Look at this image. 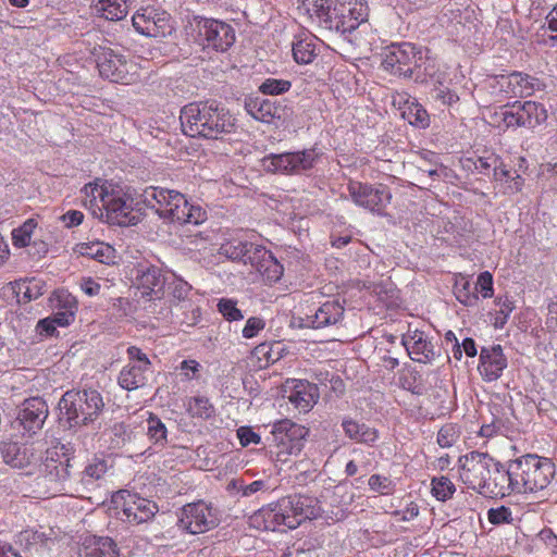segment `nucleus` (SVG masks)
<instances>
[{
  "label": "nucleus",
  "instance_id": "obj_33",
  "mask_svg": "<svg viewBox=\"0 0 557 557\" xmlns=\"http://www.w3.org/2000/svg\"><path fill=\"white\" fill-rule=\"evenodd\" d=\"M110 191L108 187L99 185L98 183L86 184L82 189L84 206L88 208L94 215L98 216L101 211L100 206L106 202Z\"/></svg>",
  "mask_w": 557,
  "mask_h": 557
},
{
  "label": "nucleus",
  "instance_id": "obj_41",
  "mask_svg": "<svg viewBox=\"0 0 557 557\" xmlns=\"http://www.w3.org/2000/svg\"><path fill=\"white\" fill-rule=\"evenodd\" d=\"M186 410L193 418L208 420L214 416L215 409L206 396H193L186 400Z\"/></svg>",
  "mask_w": 557,
  "mask_h": 557
},
{
  "label": "nucleus",
  "instance_id": "obj_11",
  "mask_svg": "<svg viewBox=\"0 0 557 557\" xmlns=\"http://www.w3.org/2000/svg\"><path fill=\"white\" fill-rule=\"evenodd\" d=\"M271 434L276 447V458L278 461L285 462L288 456L298 455L302 450L308 430L284 419L273 424Z\"/></svg>",
  "mask_w": 557,
  "mask_h": 557
},
{
  "label": "nucleus",
  "instance_id": "obj_23",
  "mask_svg": "<svg viewBox=\"0 0 557 557\" xmlns=\"http://www.w3.org/2000/svg\"><path fill=\"white\" fill-rule=\"evenodd\" d=\"M401 344L406 348L408 356L416 362L430 363L436 357L434 345L419 330L409 331L404 334Z\"/></svg>",
  "mask_w": 557,
  "mask_h": 557
},
{
  "label": "nucleus",
  "instance_id": "obj_9",
  "mask_svg": "<svg viewBox=\"0 0 557 557\" xmlns=\"http://www.w3.org/2000/svg\"><path fill=\"white\" fill-rule=\"evenodd\" d=\"M110 510L122 521L140 524L152 519L158 507L153 502L121 490L112 495Z\"/></svg>",
  "mask_w": 557,
  "mask_h": 557
},
{
  "label": "nucleus",
  "instance_id": "obj_26",
  "mask_svg": "<svg viewBox=\"0 0 557 557\" xmlns=\"http://www.w3.org/2000/svg\"><path fill=\"white\" fill-rule=\"evenodd\" d=\"M55 311L51 314V319L58 326H69L75 318L77 310V301L75 297L65 290H58L53 294L52 299Z\"/></svg>",
  "mask_w": 557,
  "mask_h": 557
},
{
  "label": "nucleus",
  "instance_id": "obj_8",
  "mask_svg": "<svg viewBox=\"0 0 557 557\" xmlns=\"http://www.w3.org/2000/svg\"><path fill=\"white\" fill-rule=\"evenodd\" d=\"M423 58V48L411 42L392 44L386 47L382 67L392 75L411 78Z\"/></svg>",
  "mask_w": 557,
  "mask_h": 557
},
{
  "label": "nucleus",
  "instance_id": "obj_5",
  "mask_svg": "<svg viewBox=\"0 0 557 557\" xmlns=\"http://www.w3.org/2000/svg\"><path fill=\"white\" fill-rule=\"evenodd\" d=\"M59 409L70 426H82L95 422L100 417L104 401L96 388L71 389L61 397Z\"/></svg>",
  "mask_w": 557,
  "mask_h": 557
},
{
  "label": "nucleus",
  "instance_id": "obj_19",
  "mask_svg": "<svg viewBox=\"0 0 557 557\" xmlns=\"http://www.w3.org/2000/svg\"><path fill=\"white\" fill-rule=\"evenodd\" d=\"M345 308L339 300H326L310 314L300 318V327L324 329L336 326L344 320Z\"/></svg>",
  "mask_w": 557,
  "mask_h": 557
},
{
  "label": "nucleus",
  "instance_id": "obj_50",
  "mask_svg": "<svg viewBox=\"0 0 557 557\" xmlns=\"http://www.w3.org/2000/svg\"><path fill=\"white\" fill-rule=\"evenodd\" d=\"M45 286L46 284L41 280L32 277L18 285L17 294L22 295L24 301H32L45 293Z\"/></svg>",
  "mask_w": 557,
  "mask_h": 557
},
{
  "label": "nucleus",
  "instance_id": "obj_51",
  "mask_svg": "<svg viewBox=\"0 0 557 557\" xmlns=\"http://www.w3.org/2000/svg\"><path fill=\"white\" fill-rule=\"evenodd\" d=\"M108 470L107 461L103 459H94L84 469L82 481L85 484H91L103 478Z\"/></svg>",
  "mask_w": 557,
  "mask_h": 557
},
{
  "label": "nucleus",
  "instance_id": "obj_63",
  "mask_svg": "<svg viewBox=\"0 0 557 557\" xmlns=\"http://www.w3.org/2000/svg\"><path fill=\"white\" fill-rule=\"evenodd\" d=\"M265 327V321L259 317H250L242 331V335L246 339L256 337Z\"/></svg>",
  "mask_w": 557,
  "mask_h": 557
},
{
  "label": "nucleus",
  "instance_id": "obj_49",
  "mask_svg": "<svg viewBox=\"0 0 557 557\" xmlns=\"http://www.w3.org/2000/svg\"><path fill=\"white\" fill-rule=\"evenodd\" d=\"M248 255L245 259V264H250L257 272L261 270L264 263L270 260L273 253L265 249V247L257 244L249 245Z\"/></svg>",
  "mask_w": 557,
  "mask_h": 557
},
{
  "label": "nucleus",
  "instance_id": "obj_59",
  "mask_svg": "<svg viewBox=\"0 0 557 557\" xmlns=\"http://www.w3.org/2000/svg\"><path fill=\"white\" fill-rule=\"evenodd\" d=\"M152 32L150 37L153 38H162L172 33V25L170 24V14L166 12H159L158 15L154 16V21L152 23Z\"/></svg>",
  "mask_w": 557,
  "mask_h": 557
},
{
  "label": "nucleus",
  "instance_id": "obj_55",
  "mask_svg": "<svg viewBox=\"0 0 557 557\" xmlns=\"http://www.w3.org/2000/svg\"><path fill=\"white\" fill-rule=\"evenodd\" d=\"M218 311L223 318L230 322L239 321L244 319L240 309L237 308V301L231 298H221L216 305Z\"/></svg>",
  "mask_w": 557,
  "mask_h": 557
},
{
  "label": "nucleus",
  "instance_id": "obj_46",
  "mask_svg": "<svg viewBox=\"0 0 557 557\" xmlns=\"http://www.w3.org/2000/svg\"><path fill=\"white\" fill-rule=\"evenodd\" d=\"M432 495L440 502H446L450 499L455 492L456 486L447 476H434L431 481Z\"/></svg>",
  "mask_w": 557,
  "mask_h": 557
},
{
  "label": "nucleus",
  "instance_id": "obj_42",
  "mask_svg": "<svg viewBox=\"0 0 557 557\" xmlns=\"http://www.w3.org/2000/svg\"><path fill=\"white\" fill-rule=\"evenodd\" d=\"M299 9L325 28V20L331 11V0H300Z\"/></svg>",
  "mask_w": 557,
  "mask_h": 557
},
{
  "label": "nucleus",
  "instance_id": "obj_56",
  "mask_svg": "<svg viewBox=\"0 0 557 557\" xmlns=\"http://www.w3.org/2000/svg\"><path fill=\"white\" fill-rule=\"evenodd\" d=\"M255 352L259 359H264L267 363H274L282 357L280 343H262L256 347Z\"/></svg>",
  "mask_w": 557,
  "mask_h": 557
},
{
  "label": "nucleus",
  "instance_id": "obj_52",
  "mask_svg": "<svg viewBox=\"0 0 557 557\" xmlns=\"http://www.w3.org/2000/svg\"><path fill=\"white\" fill-rule=\"evenodd\" d=\"M251 244L249 242H231L222 245L221 252L228 259L245 263L248 250L250 249L249 245Z\"/></svg>",
  "mask_w": 557,
  "mask_h": 557
},
{
  "label": "nucleus",
  "instance_id": "obj_25",
  "mask_svg": "<svg viewBox=\"0 0 557 557\" xmlns=\"http://www.w3.org/2000/svg\"><path fill=\"white\" fill-rule=\"evenodd\" d=\"M2 460L12 468H25L37 460L35 449L16 442L2 443L0 448Z\"/></svg>",
  "mask_w": 557,
  "mask_h": 557
},
{
  "label": "nucleus",
  "instance_id": "obj_61",
  "mask_svg": "<svg viewBox=\"0 0 557 557\" xmlns=\"http://www.w3.org/2000/svg\"><path fill=\"white\" fill-rule=\"evenodd\" d=\"M495 302L499 307V309L496 311L494 325L496 327H503L506 324L515 307L512 301L507 297L505 299L497 298Z\"/></svg>",
  "mask_w": 557,
  "mask_h": 557
},
{
  "label": "nucleus",
  "instance_id": "obj_4",
  "mask_svg": "<svg viewBox=\"0 0 557 557\" xmlns=\"http://www.w3.org/2000/svg\"><path fill=\"white\" fill-rule=\"evenodd\" d=\"M511 474L516 482V493L528 494L545 490L556 474L555 463L536 454H525L511 459Z\"/></svg>",
  "mask_w": 557,
  "mask_h": 557
},
{
  "label": "nucleus",
  "instance_id": "obj_64",
  "mask_svg": "<svg viewBox=\"0 0 557 557\" xmlns=\"http://www.w3.org/2000/svg\"><path fill=\"white\" fill-rule=\"evenodd\" d=\"M493 416H495L493 413ZM505 424L500 418L493 417L491 423L483 424L480 429L479 434L482 437H493L494 435L502 434L504 432Z\"/></svg>",
  "mask_w": 557,
  "mask_h": 557
},
{
  "label": "nucleus",
  "instance_id": "obj_43",
  "mask_svg": "<svg viewBox=\"0 0 557 557\" xmlns=\"http://www.w3.org/2000/svg\"><path fill=\"white\" fill-rule=\"evenodd\" d=\"M147 436L149 441L163 448L168 444V429L161 419L154 413H149L147 420Z\"/></svg>",
  "mask_w": 557,
  "mask_h": 557
},
{
  "label": "nucleus",
  "instance_id": "obj_27",
  "mask_svg": "<svg viewBox=\"0 0 557 557\" xmlns=\"http://www.w3.org/2000/svg\"><path fill=\"white\" fill-rule=\"evenodd\" d=\"M245 110L257 121L262 123H272L275 119L281 117V107L275 102L261 97H247L245 99Z\"/></svg>",
  "mask_w": 557,
  "mask_h": 557
},
{
  "label": "nucleus",
  "instance_id": "obj_31",
  "mask_svg": "<svg viewBox=\"0 0 557 557\" xmlns=\"http://www.w3.org/2000/svg\"><path fill=\"white\" fill-rule=\"evenodd\" d=\"M401 115L410 125L417 128L425 129L430 126V115L428 111L416 98L410 96L404 102Z\"/></svg>",
  "mask_w": 557,
  "mask_h": 557
},
{
  "label": "nucleus",
  "instance_id": "obj_47",
  "mask_svg": "<svg viewBox=\"0 0 557 557\" xmlns=\"http://www.w3.org/2000/svg\"><path fill=\"white\" fill-rule=\"evenodd\" d=\"M292 82L283 78L268 77L258 87V90L265 96H280L288 92Z\"/></svg>",
  "mask_w": 557,
  "mask_h": 557
},
{
  "label": "nucleus",
  "instance_id": "obj_39",
  "mask_svg": "<svg viewBox=\"0 0 557 557\" xmlns=\"http://www.w3.org/2000/svg\"><path fill=\"white\" fill-rule=\"evenodd\" d=\"M96 11L108 21H120L128 13V0H98Z\"/></svg>",
  "mask_w": 557,
  "mask_h": 557
},
{
  "label": "nucleus",
  "instance_id": "obj_58",
  "mask_svg": "<svg viewBox=\"0 0 557 557\" xmlns=\"http://www.w3.org/2000/svg\"><path fill=\"white\" fill-rule=\"evenodd\" d=\"M368 484L371 491L382 495H389L395 490L394 482L381 474H372L368 480Z\"/></svg>",
  "mask_w": 557,
  "mask_h": 557
},
{
  "label": "nucleus",
  "instance_id": "obj_18",
  "mask_svg": "<svg viewBox=\"0 0 557 557\" xmlns=\"http://www.w3.org/2000/svg\"><path fill=\"white\" fill-rule=\"evenodd\" d=\"M169 275L153 264L140 263L135 269L134 285L143 298L149 301L162 299Z\"/></svg>",
  "mask_w": 557,
  "mask_h": 557
},
{
  "label": "nucleus",
  "instance_id": "obj_14",
  "mask_svg": "<svg viewBox=\"0 0 557 557\" xmlns=\"http://www.w3.org/2000/svg\"><path fill=\"white\" fill-rule=\"evenodd\" d=\"M347 190L355 205L377 215L384 214L392 199L389 188L383 184L372 185L351 181Z\"/></svg>",
  "mask_w": 557,
  "mask_h": 557
},
{
  "label": "nucleus",
  "instance_id": "obj_6",
  "mask_svg": "<svg viewBox=\"0 0 557 557\" xmlns=\"http://www.w3.org/2000/svg\"><path fill=\"white\" fill-rule=\"evenodd\" d=\"M91 54L101 77L116 84L129 85L137 79V65L109 47L97 46Z\"/></svg>",
  "mask_w": 557,
  "mask_h": 557
},
{
  "label": "nucleus",
  "instance_id": "obj_62",
  "mask_svg": "<svg viewBox=\"0 0 557 557\" xmlns=\"http://www.w3.org/2000/svg\"><path fill=\"white\" fill-rule=\"evenodd\" d=\"M487 519L492 524L511 523L513 520L510 508L506 506L491 508L487 511Z\"/></svg>",
  "mask_w": 557,
  "mask_h": 557
},
{
  "label": "nucleus",
  "instance_id": "obj_54",
  "mask_svg": "<svg viewBox=\"0 0 557 557\" xmlns=\"http://www.w3.org/2000/svg\"><path fill=\"white\" fill-rule=\"evenodd\" d=\"M460 437V430L454 423L443 425L437 433V443L443 448L454 446Z\"/></svg>",
  "mask_w": 557,
  "mask_h": 557
},
{
  "label": "nucleus",
  "instance_id": "obj_35",
  "mask_svg": "<svg viewBox=\"0 0 557 557\" xmlns=\"http://www.w3.org/2000/svg\"><path fill=\"white\" fill-rule=\"evenodd\" d=\"M315 38L298 36L293 44V57L298 64H309L317 58Z\"/></svg>",
  "mask_w": 557,
  "mask_h": 557
},
{
  "label": "nucleus",
  "instance_id": "obj_38",
  "mask_svg": "<svg viewBox=\"0 0 557 557\" xmlns=\"http://www.w3.org/2000/svg\"><path fill=\"white\" fill-rule=\"evenodd\" d=\"M165 286L168 287V293L171 297V304H183L184 307L189 305L188 296L193 287L188 282L184 281L182 277L176 276L175 274H171L168 277Z\"/></svg>",
  "mask_w": 557,
  "mask_h": 557
},
{
  "label": "nucleus",
  "instance_id": "obj_3",
  "mask_svg": "<svg viewBox=\"0 0 557 557\" xmlns=\"http://www.w3.org/2000/svg\"><path fill=\"white\" fill-rule=\"evenodd\" d=\"M140 202L164 221L177 224L199 225L207 220L200 206L190 203L182 193L159 186H148L139 195Z\"/></svg>",
  "mask_w": 557,
  "mask_h": 557
},
{
  "label": "nucleus",
  "instance_id": "obj_53",
  "mask_svg": "<svg viewBox=\"0 0 557 557\" xmlns=\"http://www.w3.org/2000/svg\"><path fill=\"white\" fill-rule=\"evenodd\" d=\"M284 272L283 265L277 261V259L272 256L267 263L263 264L261 270H259L260 275L268 284H273L280 281Z\"/></svg>",
  "mask_w": 557,
  "mask_h": 557
},
{
  "label": "nucleus",
  "instance_id": "obj_24",
  "mask_svg": "<svg viewBox=\"0 0 557 557\" xmlns=\"http://www.w3.org/2000/svg\"><path fill=\"white\" fill-rule=\"evenodd\" d=\"M288 401L299 413L309 412L319 399V388L306 380H293Z\"/></svg>",
  "mask_w": 557,
  "mask_h": 557
},
{
  "label": "nucleus",
  "instance_id": "obj_12",
  "mask_svg": "<svg viewBox=\"0 0 557 557\" xmlns=\"http://www.w3.org/2000/svg\"><path fill=\"white\" fill-rule=\"evenodd\" d=\"M459 476L470 490L482 495L486 483V475L496 466V459L486 453L473 450L459 458Z\"/></svg>",
  "mask_w": 557,
  "mask_h": 557
},
{
  "label": "nucleus",
  "instance_id": "obj_32",
  "mask_svg": "<svg viewBox=\"0 0 557 557\" xmlns=\"http://www.w3.org/2000/svg\"><path fill=\"white\" fill-rule=\"evenodd\" d=\"M517 119L518 126L529 128L535 127L546 119L545 109L541 103L534 101H525L518 109Z\"/></svg>",
  "mask_w": 557,
  "mask_h": 557
},
{
  "label": "nucleus",
  "instance_id": "obj_36",
  "mask_svg": "<svg viewBox=\"0 0 557 557\" xmlns=\"http://www.w3.org/2000/svg\"><path fill=\"white\" fill-rule=\"evenodd\" d=\"M148 369L128 363L119 374V385L126 391H134L146 384L145 372Z\"/></svg>",
  "mask_w": 557,
  "mask_h": 557
},
{
  "label": "nucleus",
  "instance_id": "obj_10",
  "mask_svg": "<svg viewBox=\"0 0 557 557\" xmlns=\"http://www.w3.org/2000/svg\"><path fill=\"white\" fill-rule=\"evenodd\" d=\"M320 153L315 148L278 154L271 153L262 159L263 168L273 173L300 175L312 170Z\"/></svg>",
  "mask_w": 557,
  "mask_h": 557
},
{
  "label": "nucleus",
  "instance_id": "obj_37",
  "mask_svg": "<svg viewBox=\"0 0 557 557\" xmlns=\"http://www.w3.org/2000/svg\"><path fill=\"white\" fill-rule=\"evenodd\" d=\"M79 252L104 264L115 262V249L103 242L83 244Z\"/></svg>",
  "mask_w": 557,
  "mask_h": 557
},
{
  "label": "nucleus",
  "instance_id": "obj_17",
  "mask_svg": "<svg viewBox=\"0 0 557 557\" xmlns=\"http://www.w3.org/2000/svg\"><path fill=\"white\" fill-rule=\"evenodd\" d=\"M216 524L218 518L212 507L202 500L185 505L178 515V528L189 534L205 533Z\"/></svg>",
  "mask_w": 557,
  "mask_h": 557
},
{
  "label": "nucleus",
  "instance_id": "obj_21",
  "mask_svg": "<svg viewBox=\"0 0 557 557\" xmlns=\"http://www.w3.org/2000/svg\"><path fill=\"white\" fill-rule=\"evenodd\" d=\"M47 454L42 469L44 479L54 493H60L65 490V483L71 476L70 459L64 455L60 458L57 450H48Z\"/></svg>",
  "mask_w": 557,
  "mask_h": 557
},
{
  "label": "nucleus",
  "instance_id": "obj_30",
  "mask_svg": "<svg viewBox=\"0 0 557 557\" xmlns=\"http://www.w3.org/2000/svg\"><path fill=\"white\" fill-rule=\"evenodd\" d=\"M509 91L516 97L531 96L540 89L542 83L539 78L521 72H512L506 77Z\"/></svg>",
  "mask_w": 557,
  "mask_h": 557
},
{
  "label": "nucleus",
  "instance_id": "obj_40",
  "mask_svg": "<svg viewBox=\"0 0 557 557\" xmlns=\"http://www.w3.org/2000/svg\"><path fill=\"white\" fill-rule=\"evenodd\" d=\"M87 557H119L116 544L108 536H95L86 546Z\"/></svg>",
  "mask_w": 557,
  "mask_h": 557
},
{
  "label": "nucleus",
  "instance_id": "obj_16",
  "mask_svg": "<svg viewBox=\"0 0 557 557\" xmlns=\"http://www.w3.org/2000/svg\"><path fill=\"white\" fill-rule=\"evenodd\" d=\"M48 413V406L42 398L25 399L11 422L12 429L18 431L23 436H32L42 428Z\"/></svg>",
  "mask_w": 557,
  "mask_h": 557
},
{
  "label": "nucleus",
  "instance_id": "obj_7",
  "mask_svg": "<svg viewBox=\"0 0 557 557\" xmlns=\"http://www.w3.org/2000/svg\"><path fill=\"white\" fill-rule=\"evenodd\" d=\"M330 15L325 20V29L350 34L367 22L369 7L367 0H331Z\"/></svg>",
  "mask_w": 557,
  "mask_h": 557
},
{
  "label": "nucleus",
  "instance_id": "obj_2",
  "mask_svg": "<svg viewBox=\"0 0 557 557\" xmlns=\"http://www.w3.org/2000/svg\"><path fill=\"white\" fill-rule=\"evenodd\" d=\"M183 132L190 137L220 139L235 131L236 119L230 110L215 100L190 102L180 114Z\"/></svg>",
  "mask_w": 557,
  "mask_h": 557
},
{
  "label": "nucleus",
  "instance_id": "obj_45",
  "mask_svg": "<svg viewBox=\"0 0 557 557\" xmlns=\"http://www.w3.org/2000/svg\"><path fill=\"white\" fill-rule=\"evenodd\" d=\"M156 15H158V10L152 8H146L137 11L132 17V23L136 32L150 37Z\"/></svg>",
  "mask_w": 557,
  "mask_h": 557
},
{
  "label": "nucleus",
  "instance_id": "obj_48",
  "mask_svg": "<svg viewBox=\"0 0 557 557\" xmlns=\"http://www.w3.org/2000/svg\"><path fill=\"white\" fill-rule=\"evenodd\" d=\"M37 227L35 219L26 220L21 226L12 231V242L15 247L23 248L29 245L32 235Z\"/></svg>",
  "mask_w": 557,
  "mask_h": 557
},
{
  "label": "nucleus",
  "instance_id": "obj_13",
  "mask_svg": "<svg viewBox=\"0 0 557 557\" xmlns=\"http://www.w3.org/2000/svg\"><path fill=\"white\" fill-rule=\"evenodd\" d=\"M196 40L203 49L226 51L235 41L234 28L224 22L196 17Z\"/></svg>",
  "mask_w": 557,
  "mask_h": 557
},
{
  "label": "nucleus",
  "instance_id": "obj_60",
  "mask_svg": "<svg viewBox=\"0 0 557 557\" xmlns=\"http://www.w3.org/2000/svg\"><path fill=\"white\" fill-rule=\"evenodd\" d=\"M434 100L440 101L444 106H453L459 101V96L454 90L440 84L434 83V87L431 91Z\"/></svg>",
  "mask_w": 557,
  "mask_h": 557
},
{
  "label": "nucleus",
  "instance_id": "obj_1",
  "mask_svg": "<svg viewBox=\"0 0 557 557\" xmlns=\"http://www.w3.org/2000/svg\"><path fill=\"white\" fill-rule=\"evenodd\" d=\"M319 511L320 507L314 497L301 494L289 495L253 512L249 517V524L264 531H276L281 527L293 530L301 522L314 519Z\"/></svg>",
  "mask_w": 557,
  "mask_h": 557
},
{
  "label": "nucleus",
  "instance_id": "obj_34",
  "mask_svg": "<svg viewBox=\"0 0 557 557\" xmlns=\"http://www.w3.org/2000/svg\"><path fill=\"white\" fill-rule=\"evenodd\" d=\"M441 62L437 58L432 57L430 54V50L423 48V58L420 61L419 67L416 71V77H420L421 75L429 76L434 81V83L443 85L445 82L446 73L442 69Z\"/></svg>",
  "mask_w": 557,
  "mask_h": 557
},
{
  "label": "nucleus",
  "instance_id": "obj_22",
  "mask_svg": "<svg viewBox=\"0 0 557 557\" xmlns=\"http://www.w3.org/2000/svg\"><path fill=\"white\" fill-rule=\"evenodd\" d=\"M494 468V476L492 483H485L482 492V496L487 498H503L516 493V482L513 481V474H511V460L507 461L506 465L500 463L496 460Z\"/></svg>",
  "mask_w": 557,
  "mask_h": 557
},
{
  "label": "nucleus",
  "instance_id": "obj_28",
  "mask_svg": "<svg viewBox=\"0 0 557 557\" xmlns=\"http://www.w3.org/2000/svg\"><path fill=\"white\" fill-rule=\"evenodd\" d=\"M344 434L351 441L368 446H374L380 438L377 429L372 428L363 422H359L350 417H344L342 420Z\"/></svg>",
  "mask_w": 557,
  "mask_h": 557
},
{
  "label": "nucleus",
  "instance_id": "obj_44",
  "mask_svg": "<svg viewBox=\"0 0 557 557\" xmlns=\"http://www.w3.org/2000/svg\"><path fill=\"white\" fill-rule=\"evenodd\" d=\"M454 294L456 299L466 307H476L479 305L480 298L474 292L473 285L466 277L456 281Z\"/></svg>",
  "mask_w": 557,
  "mask_h": 557
},
{
  "label": "nucleus",
  "instance_id": "obj_57",
  "mask_svg": "<svg viewBox=\"0 0 557 557\" xmlns=\"http://www.w3.org/2000/svg\"><path fill=\"white\" fill-rule=\"evenodd\" d=\"M473 289L478 296L481 295L484 299L492 298L494 295L493 275L488 271L481 272L476 277Z\"/></svg>",
  "mask_w": 557,
  "mask_h": 557
},
{
  "label": "nucleus",
  "instance_id": "obj_15",
  "mask_svg": "<svg viewBox=\"0 0 557 557\" xmlns=\"http://www.w3.org/2000/svg\"><path fill=\"white\" fill-rule=\"evenodd\" d=\"M134 205V199L128 194L111 189L106 202L100 206L98 216L113 225H135L138 218L133 213Z\"/></svg>",
  "mask_w": 557,
  "mask_h": 557
},
{
  "label": "nucleus",
  "instance_id": "obj_29",
  "mask_svg": "<svg viewBox=\"0 0 557 557\" xmlns=\"http://www.w3.org/2000/svg\"><path fill=\"white\" fill-rule=\"evenodd\" d=\"M494 180L504 185L505 195H513L522 190L524 180L510 169L499 158L494 159Z\"/></svg>",
  "mask_w": 557,
  "mask_h": 557
},
{
  "label": "nucleus",
  "instance_id": "obj_20",
  "mask_svg": "<svg viewBox=\"0 0 557 557\" xmlns=\"http://www.w3.org/2000/svg\"><path fill=\"white\" fill-rule=\"evenodd\" d=\"M508 367V359L500 345L482 347L479 356L478 371L485 382L497 381Z\"/></svg>",
  "mask_w": 557,
  "mask_h": 557
}]
</instances>
